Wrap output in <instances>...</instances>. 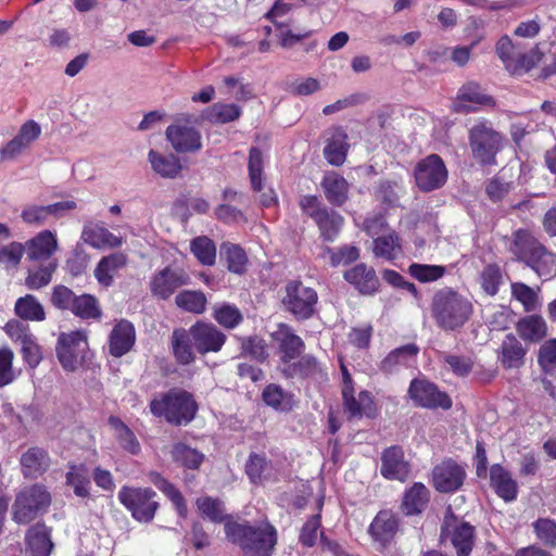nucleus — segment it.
<instances>
[{"instance_id":"obj_46","label":"nucleus","mask_w":556,"mask_h":556,"mask_svg":"<svg viewBox=\"0 0 556 556\" xmlns=\"http://www.w3.org/2000/svg\"><path fill=\"white\" fill-rule=\"evenodd\" d=\"M374 253L377 257L389 261L399 257L402 254V247L395 232L391 231L375 238Z\"/></svg>"},{"instance_id":"obj_17","label":"nucleus","mask_w":556,"mask_h":556,"mask_svg":"<svg viewBox=\"0 0 556 556\" xmlns=\"http://www.w3.org/2000/svg\"><path fill=\"white\" fill-rule=\"evenodd\" d=\"M344 412L349 418L372 417L375 415L374 401L368 391L362 390L357 394L354 387L341 388Z\"/></svg>"},{"instance_id":"obj_11","label":"nucleus","mask_w":556,"mask_h":556,"mask_svg":"<svg viewBox=\"0 0 556 556\" xmlns=\"http://www.w3.org/2000/svg\"><path fill=\"white\" fill-rule=\"evenodd\" d=\"M166 138L173 149L179 153L195 152L202 148L200 131L191 125L190 119L181 117L166 129Z\"/></svg>"},{"instance_id":"obj_62","label":"nucleus","mask_w":556,"mask_h":556,"mask_svg":"<svg viewBox=\"0 0 556 556\" xmlns=\"http://www.w3.org/2000/svg\"><path fill=\"white\" fill-rule=\"evenodd\" d=\"M538 539L546 546L556 547V522L548 518H540L534 523Z\"/></svg>"},{"instance_id":"obj_41","label":"nucleus","mask_w":556,"mask_h":556,"mask_svg":"<svg viewBox=\"0 0 556 556\" xmlns=\"http://www.w3.org/2000/svg\"><path fill=\"white\" fill-rule=\"evenodd\" d=\"M14 309L16 315L24 320L42 321L46 318L43 306L33 294L17 299Z\"/></svg>"},{"instance_id":"obj_34","label":"nucleus","mask_w":556,"mask_h":556,"mask_svg":"<svg viewBox=\"0 0 556 556\" xmlns=\"http://www.w3.org/2000/svg\"><path fill=\"white\" fill-rule=\"evenodd\" d=\"M542 247L543 245L529 230L519 229L513 233L509 250L518 260L526 263L531 256L538 253L539 248Z\"/></svg>"},{"instance_id":"obj_18","label":"nucleus","mask_w":556,"mask_h":556,"mask_svg":"<svg viewBox=\"0 0 556 556\" xmlns=\"http://www.w3.org/2000/svg\"><path fill=\"white\" fill-rule=\"evenodd\" d=\"M441 534L450 539L457 556L470 554L475 540V528L471 525L463 521H455L453 525L445 522Z\"/></svg>"},{"instance_id":"obj_47","label":"nucleus","mask_w":556,"mask_h":556,"mask_svg":"<svg viewBox=\"0 0 556 556\" xmlns=\"http://www.w3.org/2000/svg\"><path fill=\"white\" fill-rule=\"evenodd\" d=\"M195 504L199 511L215 523L224 522L226 525L227 520H233L226 514L224 503L218 498L204 496L198 498Z\"/></svg>"},{"instance_id":"obj_4","label":"nucleus","mask_w":556,"mask_h":556,"mask_svg":"<svg viewBox=\"0 0 556 556\" xmlns=\"http://www.w3.org/2000/svg\"><path fill=\"white\" fill-rule=\"evenodd\" d=\"M504 138L485 122H477L469 129V147L472 157L481 165H493L503 149Z\"/></svg>"},{"instance_id":"obj_54","label":"nucleus","mask_w":556,"mask_h":556,"mask_svg":"<svg viewBox=\"0 0 556 556\" xmlns=\"http://www.w3.org/2000/svg\"><path fill=\"white\" fill-rule=\"evenodd\" d=\"M170 455L173 460L190 469L199 468L204 459V455L202 453L184 443L174 444Z\"/></svg>"},{"instance_id":"obj_29","label":"nucleus","mask_w":556,"mask_h":556,"mask_svg":"<svg viewBox=\"0 0 556 556\" xmlns=\"http://www.w3.org/2000/svg\"><path fill=\"white\" fill-rule=\"evenodd\" d=\"M348 282L354 285L364 294L374 293L379 286V279L371 267L358 264L344 273Z\"/></svg>"},{"instance_id":"obj_16","label":"nucleus","mask_w":556,"mask_h":556,"mask_svg":"<svg viewBox=\"0 0 556 556\" xmlns=\"http://www.w3.org/2000/svg\"><path fill=\"white\" fill-rule=\"evenodd\" d=\"M465 477V469L452 459L442 462L432 470L433 485L441 493L458 490L463 485Z\"/></svg>"},{"instance_id":"obj_5","label":"nucleus","mask_w":556,"mask_h":556,"mask_svg":"<svg viewBox=\"0 0 556 556\" xmlns=\"http://www.w3.org/2000/svg\"><path fill=\"white\" fill-rule=\"evenodd\" d=\"M51 504V495L41 484L24 488L15 498L12 507L13 519L26 525L47 511Z\"/></svg>"},{"instance_id":"obj_40","label":"nucleus","mask_w":556,"mask_h":556,"mask_svg":"<svg viewBox=\"0 0 556 556\" xmlns=\"http://www.w3.org/2000/svg\"><path fill=\"white\" fill-rule=\"evenodd\" d=\"M152 169L164 178H175L182 169L179 159L174 154H161L154 150L149 152Z\"/></svg>"},{"instance_id":"obj_10","label":"nucleus","mask_w":556,"mask_h":556,"mask_svg":"<svg viewBox=\"0 0 556 556\" xmlns=\"http://www.w3.org/2000/svg\"><path fill=\"white\" fill-rule=\"evenodd\" d=\"M41 126L34 119L23 123L17 134L0 148V161L12 162L25 154L41 136Z\"/></svg>"},{"instance_id":"obj_55","label":"nucleus","mask_w":556,"mask_h":556,"mask_svg":"<svg viewBox=\"0 0 556 556\" xmlns=\"http://www.w3.org/2000/svg\"><path fill=\"white\" fill-rule=\"evenodd\" d=\"M418 348L415 344H407L395 349L382 361L381 368L386 372L393 371L399 365H406L410 358L416 356Z\"/></svg>"},{"instance_id":"obj_51","label":"nucleus","mask_w":556,"mask_h":556,"mask_svg":"<svg viewBox=\"0 0 556 556\" xmlns=\"http://www.w3.org/2000/svg\"><path fill=\"white\" fill-rule=\"evenodd\" d=\"M66 483L73 488L77 496H89L90 479L84 465L70 466V470L66 472Z\"/></svg>"},{"instance_id":"obj_58","label":"nucleus","mask_w":556,"mask_h":556,"mask_svg":"<svg viewBox=\"0 0 556 556\" xmlns=\"http://www.w3.org/2000/svg\"><path fill=\"white\" fill-rule=\"evenodd\" d=\"M213 316L220 326L228 329H233L243 319L241 312L230 304L216 306Z\"/></svg>"},{"instance_id":"obj_36","label":"nucleus","mask_w":556,"mask_h":556,"mask_svg":"<svg viewBox=\"0 0 556 556\" xmlns=\"http://www.w3.org/2000/svg\"><path fill=\"white\" fill-rule=\"evenodd\" d=\"M468 31H475L473 39L469 46H459L453 49L451 59L458 65L464 66L470 59L471 51L485 37L484 22L482 20L472 18L467 27Z\"/></svg>"},{"instance_id":"obj_19","label":"nucleus","mask_w":556,"mask_h":556,"mask_svg":"<svg viewBox=\"0 0 556 556\" xmlns=\"http://www.w3.org/2000/svg\"><path fill=\"white\" fill-rule=\"evenodd\" d=\"M410 472L408 462L404 459V452L400 446H391L382 453L381 475L390 480L405 481Z\"/></svg>"},{"instance_id":"obj_12","label":"nucleus","mask_w":556,"mask_h":556,"mask_svg":"<svg viewBox=\"0 0 556 556\" xmlns=\"http://www.w3.org/2000/svg\"><path fill=\"white\" fill-rule=\"evenodd\" d=\"M408 393L414 403L421 407L448 409L452 406L450 396L428 380L414 379Z\"/></svg>"},{"instance_id":"obj_31","label":"nucleus","mask_w":556,"mask_h":556,"mask_svg":"<svg viewBox=\"0 0 556 556\" xmlns=\"http://www.w3.org/2000/svg\"><path fill=\"white\" fill-rule=\"evenodd\" d=\"M85 243L96 249L104 247L117 248L122 245V239L114 236L105 227L99 224H86L81 231Z\"/></svg>"},{"instance_id":"obj_15","label":"nucleus","mask_w":556,"mask_h":556,"mask_svg":"<svg viewBox=\"0 0 556 556\" xmlns=\"http://www.w3.org/2000/svg\"><path fill=\"white\" fill-rule=\"evenodd\" d=\"M496 54L505 64V67L511 72L529 71L535 66V62L540 59V51L538 49L523 55L517 53L516 47L508 36H503L497 41Z\"/></svg>"},{"instance_id":"obj_56","label":"nucleus","mask_w":556,"mask_h":556,"mask_svg":"<svg viewBox=\"0 0 556 556\" xmlns=\"http://www.w3.org/2000/svg\"><path fill=\"white\" fill-rule=\"evenodd\" d=\"M511 294L522 304L526 312H533L540 306L538 291L526 283H511Z\"/></svg>"},{"instance_id":"obj_8","label":"nucleus","mask_w":556,"mask_h":556,"mask_svg":"<svg viewBox=\"0 0 556 556\" xmlns=\"http://www.w3.org/2000/svg\"><path fill=\"white\" fill-rule=\"evenodd\" d=\"M87 348V336L84 331L61 333L56 343V356L62 367L67 371L77 370L84 361Z\"/></svg>"},{"instance_id":"obj_26","label":"nucleus","mask_w":556,"mask_h":556,"mask_svg":"<svg viewBox=\"0 0 556 556\" xmlns=\"http://www.w3.org/2000/svg\"><path fill=\"white\" fill-rule=\"evenodd\" d=\"M49 466L50 457L48 453L40 447H29L21 456V468L26 478H38L47 471Z\"/></svg>"},{"instance_id":"obj_14","label":"nucleus","mask_w":556,"mask_h":556,"mask_svg":"<svg viewBox=\"0 0 556 556\" xmlns=\"http://www.w3.org/2000/svg\"><path fill=\"white\" fill-rule=\"evenodd\" d=\"M189 283L190 276L182 268L165 267L152 277L150 290L154 296L166 300L178 288Z\"/></svg>"},{"instance_id":"obj_35","label":"nucleus","mask_w":556,"mask_h":556,"mask_svg":"<svg viewBox=\"0 0 556 556\" xmlns=\"http://www.w3.org/2000/svg\"><path fill=\"white\" fill-rule=\"evenodd\" d=\"M516 330L521 339L536 343L547 336V325L540 315H528L516 325Z\"/></svg>"},{"instance_id":"obj_45","label":"nucleus","mask_w":556,"mask_h":556,"mask_svg":"<svg viewBox=\"0 0 556 556\" xmlns=\"http://www.w3.org/2000/svg\"><path fill=\"white\" fill-rule=\"evenodd\" d=\"M109 425L114 430L116 440L125 451L134 455L140 452V443L135 433L119 418L111 416Z\"/></svg>"},{"instance_id":"obj_50","label":"nucleus","mask_w":556,"mask_h":556,"mask_svg":"<svg viewBox=\"0 0 556 556\" xmlns=\"http://www.w3.org/2000/svg\"><path fill=\"white\" fill-rule=\"evenodd\" d=\"M220 254L226 258L229 271L238 275L245 271L248 257L242 248L232 243H224L220 247Z\"/></svg>"},{"instance_id":"obj_27","label":"nucleus","mask_w":556,"mask_h":556,"mask_svg":"<svg viewBox=\"0 0 556 556\" xmlns=\"http://www.w3.org/2000/svg\"><path fill=\"white\" fill-rule=\"evenodd\" d=\"M275 340L279 343V351L282 354L283 362H290L296 358L303 351L304 343L302 339L294 334L292 329L281 324L274 333Z\"/></svg>"},{"instance_id":"obj_43","label":"nucleus","mask_w":556,"mask_h":556,"mask_svg":"<svg viewBox=\"0 0 556 556\" xmlns=\"http://www.w3.org/2000/svg\"><path fill=\"white\" fill-rule=\"evenodd\" d=\"M320 236L325 241H333L339 235L343 225V217L334 211L328 208L323 210V213L315 219Z\"/></svg>"},{"instance_id":"obj_52","label":"nucleus","mask_w":556,"mask_h":556,"mask_svg":"<svg viewBox=\"0 0 556 556\" xmlns=\"http://www.w3.org/2000/svg\"><path fill=\"white\" fill-rule=\"evenodd\" d=\"M175 303L184 311L202 314L205 311L206 296L201 291L185 290L176 295Z\"/></svg>"},{"instance_id":"obj_39","label":"nucleus","mask_w":556,"mask_h":556,"mask_svg":"<svg viewBox=\"0 0 556 556\" xmlns=\"http://www.w3.org/2000/svg\"><path fill=\"white\" fill-rule=\"evenodd\" d=\"M241 109L233 103L217 102L203 110L201 117L213 124H226L238 119Z\"/></svg>"},{"instance_id":"obj_63","label":"nucleus","mask_w":556,"mask_h":556,"mask_svg":"<svg viewBox=\"0 0 556 556\" xmlns=\"http://www.w3.org/2000/svg\"><path fill=\"white\" fill-rule=\"evenodd\" d=\"M26 253L24 244L11 242L0 249V264L5 268L16 267L23 254Z\"/></svg>"},{"instance_id":"obj_7","label":"nucleus","mask_w":556,"mask_h":556,"mask_svg":"<svg viewBox=\"0 0 556 556\" xmlns=\"http://www.w3.org/2000/svg\"><path fill=\"white\" fill-rule=\"evenodd\" d=\"M155 492L151 489L123 486L118 492L121 503L131 511L135 519L149 522L159 507L154 501Z\"/></svg>"},{"instance_id":"obj_33","label":"nucleus","mask_w":556,"mask_h":556,"mask_svg":"<svg viewBox=\"0 0 556 556\" xmlns=\"http://www.w3.org/2000/svg\"><path fill=\"white\" fill-rule=\"evenodd\" d=\"M429 498V490L421 482H415L404 493L401 505L402 510L407 516L418 515L426 509Z\"/></svg>"},{"instance_id":"obj_57","label":"nucleus","mask_w":556,"mask_h":556,"mask_svg":"<svg viewBox=\"0 0 556 556\" xmlns=\"http://www.w3.org/2000/svg\"><path fill=\"white\" fill-rule=\"evenodd\" d=\"M56 268V263L50 262L47 265L40 266L36 270H29L25 285L30 290H38L51 282L52 274Z\"/></svg>"},{"instance_id":"obj_21","label":"nucleus","mask_w":556,"mask_h":556,"mask_svg":"<svg viewBox=\"0 0 556 556\" xmlns=\"http://www.w3.org/2000/svg\"><path fill=\"white\" fill-rule=\"evenodd\" d=\"M397 530V517L390 510H381L371 521L368 533L375 542L386 547L394 539Z\"/></svg>"},{"instance_id":"obj_1","label":"nucleus","mask_w":556,"mask_h":556,"mask_svg":"<svg viewBox=\"0 0 556 556\" xmlns=\"http://www.w3.org/2000/svg\"><path fill=\"white\" fill-rule=\"evenodd\" d=\"M226 538L238 545L244 556H270L277 543V531L267 521L257 525L227 520L224 525Z\"/></svg>"},{"instance_id":"obj_59","label":"nucleus","mask_w":556,"mask_h":556,"mask_svg":"<svg viewBox=\"0 0 556 556\" xmlns=\"http://www.w3.org/2000/svg\"><path fill=\"white\" fill-rule=\"evenodd\" d=\"M408 273L420 282H431L443 277L445 267L414 263L408 267Z\"/></svg>"},{"instance_id":"obj_49","label":"nucleus","mask_w":556,"mask_h":556,"mask_svg":"<svg viewBox=\"0 0 556 556\" xmlns=\"http://www.w3.org/2000/svg\"><path fill=\"white\" fill-rule=\"evenodd\" d=\"M190 249L195 258L204 266H212L216 261V245L206 236H200L191 240Z\"/></svg>"},{"instance_id":"obj_2","label":"nucleus","mask_w":556,"mask_h":556,"mask_svg":"<svg viewBox=\"0 0 556 556\" xmlns=\"http://www.w3.org/2000/svg\"><path fill=\"white\" fill-rule=\"evenodd\" d=\"M431 308L437 326L444 331L460 329L473 313L471 301L450 288L434 294Z\"/></svg>"},{"instance_id":"obj_22","label":"nucleus","mask_w":556,"mask_h":556,"mask_svg":"<svg viewBox=\"0 0 556 556\" xmlns=\"http://www.w3.org/2000/svg\"><path fill=\"white\" fill-rule=\"evenodd\" d=\"M466 102L472 105H494V100L492 97L483 93L481 87L473 81H469L459 88L456 100L454 102V111L456 113L470 112L472 106L466 104Z\"/></svg>"},{"instance_id":"obj_13","label":"nucleus","mask_w":556,"mask_h":556,"mask_svg":"<svg viewBox=\"0 0 556 556\" xmlns=\"http://www.w3.org/2000/svg\"><path fill=\"white\" fill-rule=\"evenodd\" d=\"M194 349L202 355L217 353L226 342V334L211 323L198 321L190 327Z\"/></svg>"},{"instance_id":"obj_64","label":"nucleus","mask_w":556,"mask_h":556,"mask_svg":"<svg viewBox=\"0 0 556 556\" xmlns=\"http://www.w3.org/2000/svg\"><path fill=\"white\" fill-rule=\"evenodd\" d=\"M402 192L403 188L397 181L386 180L379 184L376 190V197L383 203L396 205Z\"/></svg>"},{"instance_id":"obj_48","label":"nucleus","mask_w":556,"mask_h":556,"mask_svg":"<svg viewBox=\"0 0 556 556\" xmlns=\"http://www.w3.org/2000/svg\"><path fill=\"white\" fill-rule=\"evenodd\" d=\"M263 400L273 408L281 412L291 410L294 406L293 395L285 392L277 384H269L263 391Z\"/></svg>"},{"instance_id":"obj_25","label":"nucleus","mask_w":556,"mask_h":556,"mask_svg":"<svg viewBox=\"0 0 556 556\" xmlns=\"http://www.w3.org/2000/svg\"><path fill=\"white\" fill-rule=\"evenodd\" d=\"M135 328L131 323L121 320L115 325L111 334L109 349L115 357H121L130 351L135 343Z\"/></svg>"},{"instance_id":"obj_60","label":"nucleus","mask_w":556,"mask_h":556,"mask_svg":"<svg viewBox=\"0 0 556 556\" xmlns=\"http://www.w3.org/2000/svg\"><path fill=\"white\" fill-rule=\"evenodd\" d=\"M325 254L329 255L331 266L349 265L359 256L358 249L354 245H344L338 250L331 248L325 249Z\"/></svg>"},{"instance_id":"obj_23","label":"nucleus","mask_w":556,"mask_h":556,"mask_svg":"<svg viewBox=\"0 0 556 556\" xmlns=\"http://www.w3.org/2000/svg\"><path fill=\"white\" fill-rule=\"evenodd\" d=\"M490 484L495 494L506 503H510L517 498L518 484L513 479L511 473L500 464L491 466Z\"/></svg>"},{"instance_id":"obj_3","label":"nucleus","mask_w":556,"mask_h":556,"mask_svg":"<svg viewBox=\"0 0 556 556\" xmlns=\"http://www.w3.org/2000/svg\"><path fill=\"white\" fill-rule=\"evenodd\" d=\"M150 410L154 416L163 417L172 425L181 426L194 419L198 404L191 393L174 388L154 397L150 402Z\"/></svg>"},{"instance_id":"obj_20","label":"nucleus","mask_w":556,"mask_h":556,"mask_svg":"<svg viewBox=\"0 0 556 556\" xmlns=\"http://www.w3.org/2000/svg\"><path fill=\"white\" fill-rule=\"evenodd\" d=\"M24 247L30 261H46L59 250V242L54 232L45 229L27 240Z\"/></svg>"},{"instance_id":"obj_42","label":"nucleus","mask_w":556,"mask_h":556,"mask_svg":"<svg viewBox=\"0 0 556 556\" xmlns=\"http://www.w3.org/2000/svg\"><path fill=\"white\" fill-rule=\"evenodd\" d=\"M150 481L162 491L175 505L178 514L182 517L187 515V505L181 492L159 472L151 471L149 473Z\"/></svg>"},{"instance_id":"obj_53","label":"nucleus","mask_w":556,"mask_h":556,"mask_svg":"<svg viewBox=\"0 0 556 556\" xmlns=\"http://www.w3.org/2000/svg\"><path fill=\"white\" fill-rule=\"evenodd\" d=\"M71 312L83 319H99L102 316L99 301L87 293L76 296Z\"/></svg>"},{"instance_id":"obj_44","label":"nucleus","mask_w":556,"mask_h":556,"mask_svg":"<svg viewBox=\"0 0 556 556\" xmlns=\"http://www.w3.org/2000/svg\"><path fill=\"white\" fill-rule=\"evenodd\" d=\"M526 264L544 279H549L556 273V256L548 252L544 245L539 248L538 253L531 256Z\"/></svg>"},{"instance_id":"obj_30","label":"nucleus","mask_w":556,"mask_h":556,"mask_svg":"<svg viewBox=\"0 0 556 556\" xmlns=\"http://www.w3.org/2000/svg\"><path fill=\"white\" fill-rule=\"evenodd\" d=\"M26 543L31 556H49L53 548L50 529L42 523H36L28 529Z\"/></svg>"},{"instance_id":"obj_32","label":"nucleus","mask_w":556,"mask_h":556,"mask_svg":"<svg viewBox=\"0 0 556 556\" xmlns=\"http://www.w3.org/2000/svg\"><path fill=\"white\" fill-rule=\"evenodd\" d=\"M526 349L522 343L511 333L507 334L501 345L498 359L507 369L519 368L525 363Z\"/></svg>"},{"instance_id":"obj_28","label":"nucleus","mask_w":556,"mask_h":556,"mask_svg":"<svg viewBox=\"0 0 556 556\" xmlns=\"http://www.w3.org/2000/svg\"><path fill=\"white\" fill-rule=\"evenodd\" d=\"M127 264V255L122 252L112 253L104 256L98 263L94 269V277L103 287H110L113 283L114 276Z\"/></svg>"},{"instance_id":"obj_61","label":"nucleus","mask_w":556,"mask_h":556,"mask_svg":"<svg viewBox=\"0 0 556 556\" xmlns=\"http://www.w3.org/2000/svg\"><path fill=\"white\" fill-rule=\"evenodd\" d=\"M263 173V155L257 148H251L249 155V176L253 190L261 191Z\"/></svg>"},{"instance_id":"obj_37","label":"nucleus","mask_w":556,"mask_h":556,"mask_svg":"<svg viewBox=\"0 0 556 556\" xmlns=\"http://www.w3.org/2000/svg\"><path fill=\"white\" fill-rule=\"evenodd\" d=\"M321 186L327 200L334 205H342L348 199L349 184L338 173L330 172L324 176Z\"/></svg>"},{"instance_id":"obj_6","label":"nucleus","mask_w":556,"mask_h":556,"mask_svg":"<svg viewBox=\"0 0 556 556\" xmlns=\"http://www.w3.org/2000/svg\"><path fill=\"white\" fill-rule=\"evenodd\" d=\"M318 301L317 292L303 282L294 280L286 286L282 303L288 312L298 319H308L315 313Z\"/></svg>"},{"instance_id":"obj_24","label":"nucleus","mask_w":556,"mask_h":556,"mask_svg":"<svg viewBox=\"0 0 556 556\" xmlns=\"http://www.w3.org/2000/svg\"><path fill=\"white\" fill-rule=\"evenodd\" d=\"M349 150L348 135L342 128L329 130L324 148V156L333 166H341L346 159Z\"/></svg>"},{"instance_id":"obj_9","label":"nucleus","mask_w":556,"mask_h":556,"mask_svg":"<svg viewBox=\"0 0 556 556\" xmlns=\"http://www.w3.org/2000/svg\"><path fill=\"white\" fill-rule=\"evenodd\" d=\"M417 187L425 192L441 188L447 180V169L437 154L428 155L419 161L414 169Z\"/></svg>"},{"instance_id":"obj_38","label":"nucleus","mask_w":556,"mask_h":556,"mask_svg":"<svg viewBox=\"0 0 556 556\" xmlns=\"http://www.w3.org/2000/svg\"><path fill=\"white\" fill-rule=\"evenodd\" d=\"M172 349L176 361L179 364H191L195 356L193 353V344L190 336V329L184 328L175 329L172 333Z\"/></svg>"}]
</instances>
